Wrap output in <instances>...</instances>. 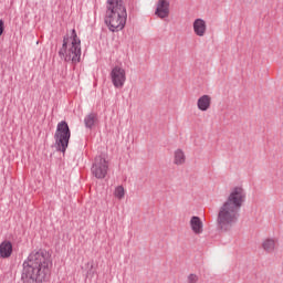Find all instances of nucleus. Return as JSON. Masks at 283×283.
<instances>
[{
  "instance_id": "nucleus-11",
  "label": "nucleus",
  "mask_w": 283,
  "mask_h": 283,
  "mask_svg": "<svg viewBox=\"0 0 283 283\" xmlns=\"http://www.w3.org/2000/svg\"><path fill=\"white\" fill-rule=\"evenodd\" d=\"M261 249L265 253H275L277 251V239L275 238H265L261 242Z\"/></svg>"
},
{
  "instance_id": "nucleus-5",
  "label": "nucleus",
  "mask_w": 283,
  "mask_h": 283,
  "mask_svg": "<svg viewBox=\"0 0 283 283\" xmlns=\"http://www.w3.org/2000/svg\"><path fill=\"white\" fill-rule=\"evenodd\" d=\"M70 138H72V132L70 130L67 122H60L54 134V140L57 151H62V154H65V151L67 150V146L70 145Z\"/></svg>"
},
{
  "instance_id": "nucleus-8",
  "label": "nucleus",
  "mask_w": 283,
  "mask_h": 283,
  "mask_svg": "<svg viewBox=\"0 0 283 283\" xmlns=\"http://www.w3.org/2000/svg\"><path fill=\"white\" fill-rule=\"evenodd\" d=\"M207 31H208L207 20L202 18H197L193 20L192 32L196 36H199L200 39H202L203 36H207Z\"/></svg>"
},
{
  "instance_id": "nucleus-12",
  "label": "nucleus",
  "mask_w": 283,
  "mask_h": 283,
  "mask_svg": "<svg viewBox=\"0 0 283 283\" xmlns=\"http://www.w3.org/2000/svg\"><path fill=\"white\" fill-rule=\"evenodd\" d=\"M187 163V155L182 148H177L172 154V165L176 167H182Z\"/></svg>"
},
{
  "instance_id": "nucleus-19",
  "label": "nucleus",
  "mask_w": 283,
  "mask_h": 283,
  "mask_svg": "<svg viewBox=\"0 0 283 283\" xmlns=\"http://www.w3.org/2000/svg\"><path fill=\"white\" fill-rule=\"evenodd\" d=\"M94 268V264H91V269H93Z\"/></svg>"
},
{
  "instance_id": "nucleus-13",
  "label": "nucleus",
  "mask_w": 283,
  "mask_h": 283,
  "mask_svg": "<svg viewBox=\"0 0 283 283\" xmlns=\"http://www.w3.org/2000/svg\"><path fill=\"white\" fill-rule=\"evenodd\" d=\"M211 95H201L197 99V107L199 112H209V109H211Z\"/></svg>"
},
{
  "instance_id": "nucleus-6",
  "label": "nucleus",
  "mask_w": 283,
  "mask_h": 283,
  "mask_svg": "<svg viewBox=\"0 0 283 283\" xmlns=\"http://www.w3.org/2000/svg\"><path fill=\"white\" fill-rule=\"evenodd\" d=\"M108 169L109 165L107 164V159L103 158V156L95 157L91 168L93 176H95L98 180H103V178L107 176Z\"/></svg>"
},
{
  "instance_id": "nucleus-2",
  "label": "nucleus",
  "mask_w": 283,
  "mask_h": 283,
  "mask_svg": "<svg viewBox=\"0 0 283 283\" xmlns=\"http://www.w3.org/2000/svg\"><path fill=\"white\" fill-rule=\"evenodd\" d=\"M244 200H247L244 188L237 186L231 189L226 202L219 209L218 224L220 229L229 231L238 222Z\"/></svg>"
},
{
  "instance_id": "nucleus-15",
  "label": "nucleus",
  "mask_w": 283,
  "mask_h": 283,
  "mask_svg": "<svg viewBox=\"0 0 283 283\" xmlns=\"http://www.w3.org/2000/svg\"><path fill=\"white\" fill-rule=\"evenodd\" d=\"M98 120V115L96 113H91L84 118V124L87 129H92L93 125Z\"/></svg>"
},
{
  "instance_id": "nucleus-16",
  "label": "nucleus",
  "mask_w": 283,
  "mask_h": 283,
  "mask_svg": "<svg viewBox=\"0 0 283 283\" xmlns=\"http://www.w3.org/2000/svg\"><path fill=\"white\" fill-rule=\"evenodd\" d=\"M114 195L118 200H123V198H125V188H123V186H118L115 188Z\"/></svg>"
},
{
  "instance_id": "nucleus-14",
  "label": "nucleus",
  "mask_w": 283,
  "mask_h": 283,
  "mask_svg": "<svg viewBox=\"0 0 283 283\" xmlns=\"http://www.w3.org/2000/svg\"><path fill=\"white\" fill-rule=\"evenodd\" d=\"M12 255V242L10 241H3L0 244V258H10Z\"/></svg>"
},
{
  "instance_id": "nucleus-9",
  "label": "nucleus",
  "mask_w": 283,
  "mask_h": 283,
  "mask_svg": "<svg viewBox=\"0 0 283 283\" xmlns=\"http://www.w3.org/2000/svg\"><path fill=\"white\" fill-rule=\"evenodd\" d=\"M189 224L195 235H202V233H205V223L202 222V219H200V217H191Z\"/></svg>"
},
{
  "instance_id": "nucleus-17",
  "label": "nucleus",
  "mask_w": 283,
  "mask_h": 283,
  "mask_svg": "<svg viewBox=\"0 0 283 283\" xmlns=\"http://www.w3.org/2000/svg\"><path fill=\"white\" fill-rule=\"evenodd\" d=\"M199 280H200V277L198 276V274L191 273L187 276L188 283H198Z\"/></svg>"
},
{
  "instance_id": "nucleus-7",
  "label": "nucleus",
  "mask_w": 283,
  "mask_h": 283,
  "mask_svg": "<svg viewBox=\"0 0 283 283\" xmlns=\"http://www.w3.org/2000/svg\"><path fill=\"white\" fill-rule=\"evenodd\" d=\"M111 78L114 87H123L125 85V71L120 66H115L111 72Z\"/></svg>"
},
{
  "instance_id": "nucleus-1",
  "label": "nucleus",
  "mask_w": 283,
  "mask_h": 283,
  "mask_svg": "<svg viewBox=\"0 0 283 283\" xmlns=\"http://www.w3.org/2000/svg\"><path fill=\"white\" fill-rule=\"evenodd\" d=\"M52 255L45 250L33 251L23 262L21 281L23 283H43L50 277Z\"/></svg>"
},
{
  "instance_id": "nucleus-4",
  "label": "nucleus",
  "mask_w": 283,
  "mask_h": 283,
  "mask_svg": "<svg viewBox=\"0 0 283 283\" xmlns=\"http://www.w3.org/2000/svg\"><path fill=\"white\" fill-rule=\"evenodd\" d=\"M59 56L70 63L76 65L81 63V39L76 34V30L71 31V35L63 38L62 48L59 51Z\"/></svg>"
},
{
  "instance_id": "nucleus-3",
  "label": "nucleus",
  "mask_w": 283,
  "mask_h": 283,
  "mask_svg": "<svg viewBox=\"0 0 283 283\" xmlns=\"http://www.w3.org/2000/svg\"><path fill=\"white\" fill-rule=\"evenodd\" d=\"M105 23L111 32H120L127 23V9L123 0H107Z\"/></svg>"
},
{
  "instance_id": "nucleus-18",
  "label": "nucleus",
  "mask_w": 283,
  "mask_h": 283,
  "mask_svg": "<svg viewBox=\"0 0 283 283\" xmlns=\"http://www.w3.org/2000/svg\"><path fill=\"white\" fill-rule=\"evenodd\" d=\"M3 34V20H0V36Z\"/></svg>"
},
{
  "instance_id": "nucleus-10",
  "label": "nucleus",
  "mask_w": 283,
  "mask_h": 283,
  "mask_svg": "<svg viewBox=\"0 0 283 283\" xmlns=\"http://www.w3.org/2000/svg\"><path fill=\"white\" fill-rule=\"evenodd\" d=\"M155 14L159 19H167L169 17V1L159 0L157 3Z\"/></svg>"
}]
</instances>
